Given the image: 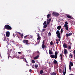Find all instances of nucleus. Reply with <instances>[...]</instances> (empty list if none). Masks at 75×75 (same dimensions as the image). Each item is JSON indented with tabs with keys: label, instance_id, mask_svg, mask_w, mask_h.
I'll list each match as a JSON object with an SVG mask.
<instances>
[{
	"label": "nucleus",
	"instance_id": "obj_1",
	"mask_svg": "<svg viewBox=\"0 0 75 75\" xmlns=\"http://www.w3.org/2000/svg\"><path fill=\"white\" fill-rule=\"evenodd\" d=\"M57 34V37H58L59 39H58V41H60V39L61 38V33L59 32V30H57L56 32Z\"/></svg>",
	"mask_w": 75,
	"mask_h": 75
},
{
	"label": "nucleus",
	"instance_id": "obj_2",
	"mask_svg": "<svg viewBox=\"0 0 75 75\" xmlns=\"http://www.w3.org/2000/svg\"><path fill=\"white\" fill-rule=\"evenodd\" d=\"M50 57L52 58H55V59H57L58 57V52L56 51L54 55V54L50 55Z\"/></svg>",
	"mask_w": 75,
	"mask_h": 75
},
{
	"label": "nucleus",
	"instance_id": "obj_3",
	"mask_svg": "<svg viewBox=\"0 0 75 75\" xmlns=\"http://www.w3.org/2000/svg\"><path fill=\"white\" fill-rule=\"evenodd\" d=\"M4 28L8 30H12V28H11L10 26L8 25H5L4 26Z\"/></svg>",
	"mask_w": 75,
	"mask_h": 75
},
{
	"label": "nucleus",
	"instance_id": "obj_4",
	"mask_svg": "<svg viewBox=\"0 0 75 75\" xmlns=\"http://www.w3.org/2000/svg\"><path fill=\"white\" fill-rule=\"evenodd\" d=\"M65 23L66 24H64V27L65 28L66 30H68V28H69V25H68V23L67 22V21H66L65 22Z\"/></svg>",
	"mask_w": 75,
	"mask_h": 75
},
{
	"label": "nucleus",
	"instance_id": "obj_5",
	"mask_svg": "<svg viewBox=\"0 0 75 75\" xmlns=\"http://www.w3.org/2000/svg\"><path fill=\"white\" fill-rule=\"evenodd\" d=\"M52 14L54 16H58L59 15V13H58L55 12H54L52 13Z\"/></svg>",
	"mask_w": 75,
	"mask_h": 75
},
{
	"label": "nucleus",
	"instance_id": "obj_6",
	"mask_svg": "<svg viewBox=\"0 0 75 75\" xmlns=\"http://www.w3.org/2000/svg\"><path fill=\"white\" fill-rule=\"evenodd\" d=\"M10 33L9 31H7L6 33V36L7 37H10Z\"/></svg>",
	"mask_w": 75,
	"mask_h": 75
},
{
	"label": "nucleus",
	"instance_id": "obj_7",
	"mask_svg": "<svg viewBox=\"0 0 75 75\" xmlns=\"http://www.w3.org/2000/svg\"><path fill=\"white\" fill-rule=\"evenodd\" d=\"M23 43H24V44H25L28 45V40H23Z\"/></svg>",
	"mask_w": 75,
	"mask_h": 75
},
{
	"label": "nucleus",
	"instance_id": "obj_8",
	"mask_svg": "<svg viewBox=\"0 0 75 75\" xmlns=\"http://www.w3.org/2000/svg\"><path fill=\"white\" fill-rule=\"evenodd\" d=\"M72 35V33H67L66 34V36L67 37H69Z\"/></svg>",
	"mask_w": 75,
	"mask_h": 75
},
{
	"label": "nucleus",
	"instance_id": "obj_9",
	"mask_svg": "<svg viewBox=\"0 0 75 75\" xmlns=\"http://www.w3.org/2000/svg\"><path fill=\"white\" fill-rule=\"evenodd\" d=\"M68 45V44L66 43H64L63 45V47L64 48H67L68 47L67 46Z\"/></svg>",
	"mask_w": 75,
	"mask_h": 75
},
{
	"label": "nucleus",
	"instance_id": "obj_10",
	"mask_svg": "<svg viewBox=\"0 0 75 75\" xmlns=\"http://www.w3.org/2000/svg\"><path fill=\"white\" fill-rule=\"evenodd\" d=\"M38 38L37 39V40H40V39H41V37H40V34H39V33H38Z\"/></svg>",
	"mask_w": 75,
	"mask_h": 75
},
{
	"label": "nucleus",
	"instance_id": "obj_11",
	"mask_svg": "<svg viewBox=\"0 0 75 75\" xmlns=\"http://www.w3.org/2000/svg\"><path fill=\"white\" fill-rule=\"evenodd\" d=\"M64 54L65 55H67V54L68 53V52H67V49H64Z\"/></svg>",
	"mask_w": 75,
	"mask_h": 75
},
{
	"label": "nucleus",
	"instance_id": "obj_12",
	"mask_svg": "<svg viewBox=\"0 0 75 75\" xmlns=\"http://www.w3.org/2000/svg\"><path fill=\"white\" fill-rule=\"evenodd\" d=\"M49 53L50 55H52V54H53V52L52 51V50H49Z\"/></svg>",
	"mask_w": 75,
	"mask_h": 75
},
{
	"label": "nucleus",
	"instance_id": "obj_13",
	"mask_svg": "<svg viewBox=\"0 0 75 75\" xmlns=\"http://www.w3.org/2000/svg\"><path fill=\"white\" fill-rule=\"evenodd\" d=\"M53 62L54 64H58V62L56 60H54Z\"/></svg>",
	"mask_w": 75,
	"mask_h": 75
},
{
	"label": "nucleus",
	"instance_id": "obj_14",
	"mask_svg": "<svg viewBox=\"0 0 75 75\" xmlns=\"http://www.w3.org/2000/svg\"><path fill=\"white\" fill-rule=\"evenodd\" d=\"M42 47L43 49H44V48H46V46L45 45H42Z\"/></svg>",
	"mask_w": 75,
	"mask_h": 75
},
{
	"label": "nucleus",
	"instance_id": "obj_15",
	"mask_svg": "<svg viewBox=\"0 0 75 75\" xmlns=\"http://www.w3.org/2000/svg\"><path fill=\"white\" fill-rule=\"evenodd\" d=\"M50 74L51 75H57V74H56V73L55 72H53L51 73V74Z\"/></svg>",
	"mask_w": 75,
	"mask_h": 75
},
{
	"label": "nucleus",
	"instance_id": "obj_16",
	"mask_svg": "<svg viewBox=\"0 0 75 75\" xmlns=\"http://www.w3.org/2000/svg\"><path fill=\"white\" fill-rule=\"evenodd\" d=\"M38 57H39V55H38L37 56L35 57H34V59H37L38 58Z\"/></svg>",
	"mask_w": 75,
	"mask_h": 75
},
{
	"label": "nucleus",
	"instance_id": "obj_17",
	"mask_svg": "<svg viewBox=\"0 0 75 75\" xmlns=\"http://www.w3.org/2000/svg\"><path fill=\"white\" fill-rule=\"evenodd\" d=\"M62 56H63V54H60V56L59 57H60V59L61 60H62Z\"/></svg>",
	"mask_w": 75,
	"mask_h": 75
},
{
	"label": "nucleus",
	"instance_id": "obj_18",
	"mask_svg": "<svg viewBox=\"0 0 75 75\" xmlns=\"http://www.w3.org/2000/svg\"><path fill=\"white\" fill-rule=\"evenodd\" d=\"M57 29L58 30H61V26H58L57 28Z\"/></svg>",
	"mask_w": 75,
	"mask_h": 75
},
{
	"label": "nucleus",
	"instance_id": "obj_19",
	"mask_svg": "<svg viewBox=\"0 0 75 75\" xmlns=\"http://www.w3.org/2000/svg\"><path fill=\"white\" fill-rule=\"evenodd\" d=\"M67 18H70L71 19H72V17L71 16L68 15H67Z\"/></svg>",
	"mask_w": 75,
	"mask_h": 75
},
{
	"label": "nucleus",
	"instance_id": "obj_20",
	"mask_svg": "<svg viewBox=\"0 0 75 75\" xmlns=\"http://www.w3.org/2000/svg\"><path fill=\"white\" fill-rule=\"evenodd\" d=\"M69 56L70 58H72V57H73V55L72 54L70 53Z\"/></svg>",
	"mask_w": 75,
	"mask_h": 75
},
{
	"label": "nucleus",
	"instance_id": "obj_21",
	"mask_svg": "<svg viewBox=\"0 0 75 75\" xmlns=\"http://www.w3.org/2000/svg\"><path fill=\"white\" fill-rule=\"evenodd\" d=\"M40 74H42L43 73V70H40Z\"/></svg>",
	"mask_w": 75,
	"mask_h": 75
},
{
	"label": "nucleus",
	"instance_id": "obj_22",
	"mask_svg": "<svg viewBox=\"0 0 75 75\" xmlns=\"http://www.w3.org/2000/svg\"><path fill=\"white\" fill-rule=\"evenodd\" d=\"M47 25H44L43 26V28H47Z\"/></svg>",
	"mask_w": 75,
	"mask_h": 75
},
{
	"label": "nucleus",
	"instance_id": "obj_23",
	"mask_svg": "<svg viewBox=\"0 0 75 75\" xmlns=\"http://www.w3.org/2000/svg\"><path fill=\"white\" fill-rule=\"evenodd\" d=\"M59 71L60 73H62L63 72L62 71V70L61 69H59Z\"/></svg>",
	"mask_w": 75,
	"mask_h": 75
},
{
	"label": "nucleus",
	"instance_id": "obj_24",
	"mask_svg": "<svg viewBox=\"0 0 75 75\" xmlns=\"http://www.w3.org/2000/svg\"><path fill=\"white\" fill-rule=\"evenodd\" d=\"M38 64H35V67L36 68H38Z\"/></svg>",
	"mask_w": 75,
	"mask_h": 75
},
{
	"label": "nucleus",
	"instance_id": "obj_25",
	"mask_svg": "<svg viewBox=\"0 0 75 75\" xmlns=\"http://www.w3.org/2000/svg\"><path fill=\"white\" fill-rule=\"evenodd\" d=\"M70 66H73V63H72V62H70Z\"/></svg>",
	"mask_w": 75,
	"mask_h": 75
},
{
	"label": "nucleus",
	"instance_id": "obj_26",
	"mask_svg": "<svg viewBox=\"0 0 75 75\" xmlns=\"http://www.w3.org/2000/svg\"><path fill=\"white\" fill-rule=\"evenodd\" d=\"M69 69L70 71H71V65H69Z\"/></svg>",
	"mask_w": 75,
	"mask_h": 75
},
{
	"label": "nucleus",
	"instance_id": "obj_27",
	"mask_svg": "<svg viewBox=\"0 0 75 75\" xmlns=\"http://www.w3.org/2000/svg\"><path fill=\"white\" fill-rule=\"evenodd\" d=\"M48 36H51V32H49L48 33Z\"/></svg>",
	"mask_w": 75,
	"mask_h": 75
},
{
	"label": "nucleus",
	"instance_id": "obj_28",
	"mask_svg": "<svg viewBox=\"0 0 75 75\" xmlns=\"http://www.w3.org/2000/svg\"><path fill=\"white\" fill-rule=\"evenodd\" d=\"M50 17V14H48L47 16V17L48 18H49Z\"/></svg>",
	"mask_w": 75,
	"mask_h": 75
},
{
	"label": "nucleus",
	"instance_id": "obj_29",
	"mask_svg": "<svg viewBox=\"0 0 75 75\" xmlns=\"http://www.w3.org/2000/svg\"><path fill=\"white\" fill-rule=\"evenodd\" d=\"M73 53H74V58H75V50H74L73 51Z\"/></svg>",
	"mask_w": 75,
	"mask_h": 75
},
{
	"label": "nucleus",
	"instance_id": "obj_30",
	"mask_svg": "<svg viewBox=\"0 0 75 75\" xmlns=\"http://www.w3.org/2000/svg\"><path fill=\"white\" fill-rule=\"evenodd\" d=\"M68 49L69 50H71V46L69 45L68 46Z\"/></svg>",
	"mask_w": 75,
	"mask_h": 75
},
{
	"label": "nucleus",
	"instance_id": "obj_31",
	"mask_svg": "<svg viewBox=\"0 0 75 75\" xmlns=\"http://www.w3.org/2000/svg\"><path fill=\"white\" fill-rule=\"evenodd\" d=\"M19 58H20V59H22L23 58V57L21 56H20L18 57Z\"/></svg>",
	"mask_w": 75,
	"mask_h": 75
},
{
	"label": "nucleus",
	"instance_id": "obj_32",
	"mask_svg": "<svg viewBox=\"0 0 75 75\" xmlns=\"http://www.w3.org/2000/svg\"><path fill=\"white\" fill-rule=\"evenodd\" d=\"M47 24V22L45 21L43 23V25H45Z\"/></svg>",
	"mask_w": 75,
	"mask_h": 75
},
{
	"label": "nucleus",
	"instance_id": "obj_33",
	"mask_svg": "<svg viewBox=\"0 0 75 75\" xmlns=\"http://www.w3.org/2000/svg\"><path fill=\"white\" fill-rule=\"evenodd\" d=\"M50 44L51 45H53V43L52 42V41H51L50 42Z\"/></svg>",
	"mask_w": 75,
	"mask_h": 75
},
{
	"label": "nucleus",
	"instance_id": "obj_34",
	"mask_svg": "<svg viewBox=\"0 0 75 75\" xmlns=\"http://www.w3.org/2000/svg\"><path fill=\"white\" fill-rule=\"evenodd\" d=\"M32 63H35V61L34 60H32Z\"/></svg>",
	"mask_w": 75,
	"mask_h": 75
},
{
	"label": "nucleus",
	"instance_id": "obj_35",
	"mask_svg": "<svg viewBox=\"0 0 75 75\" xmlns=\"http://www.w3.org/2000/svg\"><path fill=\"white\" fill-rule=\"evenodd\" d=\"M13 57H14V58H16V57H17V54H14V55L13 56Z\"/></svg>",
	"mask_w": 75,
	"mask_h": 75
},
{
	"label": "nucleus",
	"instance_id": "obj_36",
	"mask_svg": "<svg viewBox=\"0 0 75 75\" xmlns=\"http://www.w3.org/2000/svg\"><path fill=\"white\" fill-rule=\"evenodd\" d=\"M62 33H63V30L62 28L61 29V34H62Z\"/></svg>",
	"mask_w": 75,
	"mask_h": 75
},
{
	"label": "nucleus",
	"instance_id": "obj_37",
	"mask_svg": "<svg viewBox=\"0 0 75 75\" xmlns=\"http://www.w3.org/2000/svg\"><path fill=\"white\" fill-rule=\"evenodd\" d=\"M28 36H29V35H28L25 36L24 37V38H26V37H28Z\"/></svg>",
	"mask_w": 75,
	"mask_h": 75
},
{
	"label": "nucleus",
	"instance_id": "obj_38",
	"mask_svg": "<svg viewBox=\"0 0 75 75\" xmlns=\"http://www.w3.org/2000/svg\"><path fill=\"white\" fill-rule=\"evenodd\" d=\"M20 35L21 36V37H23V36H24V35H23V34L22 33V34H21Z\"/></svg>",
	"mask_w": 75,
	"mask_h": 75
},
{
	"label": "nucleus",
	"instance_id": "obj_39",
	"mask_svg": "<svg viewBox=\"0 0 75 75\" xmlns=\"http://www.w3.org/2000/svg\"><path fill=\"white\" fill-rule=\"evenodd\" d=\"M24 61L25 62H26V63H28V62H27V60L25 59Z\"/></svg>",
	"mask_w": 75,
	"mask_h": 75
},
{
	"label": "nucleus",
	"instance_id": "obj_40",
	"mask_svg": "<svg viewBox=\"0 0 75 75\" xmlns=\"http://www.w3.org/2000/svg\"><path fill=\"white\" fill-rule=\"evenodd\" d=\"M50 23V22H47V25H48Z\"/></svg>",
	"mask_w": 75,
	"mask_h": 75
},
{
	"label": "nucleus",
	"instance_id": "obj_41",
	"mask_svg": "<svg viewBox=\"0 0 75 75\" xmlns=\"http://www.w3.org/2000/svg\"><path fill=\"white\" fill-rule=\"evenodd\" d=\"M64 68V72H66V67H65V65Z\"/></svg>",
	"mask_w": 75,
	"mask_h": 75
},
{
	"label": "nucleus",
	"instance_id": "obj_42",
	"mask_svg": "<svg viewBox=\"0 0 75 75\" xmlns=\"http://www.w3.org/2000/svg\"><path fill=\"white\" fill-rule=\"evenodd\" d=\"M65 74H66V72H65V71H63V75H65Z\"/></svg>",
	"mask_w": 75,
	"mask_h": 75
},
{
	"label": "nucleus",
	"instance_id": "obj_43",
	"mask_svg": "<svg viewBox=\"0 0 75 75\" xmlns=\"http://www.w3.org/2000/svg\"><path fill=\"white\" fill-rule=\"evenodd\" d=\"M46 30V29H43L42 30V31H45V30Z\"/></svg>",
	"mask_w": 75,
	"mask_h": 75
},
{
	"label": "nucleus",
	"instance_id": "obj_44",
	"mask_svg": "<svg viewBox=\"0 0 75 75\" xmlns=\"http://www.w3.org/2000/svg\"><path fill=\"white\" fill-rule=\"evenodd\" d=\"M45 42H44V41H43V43L42 45H45Z\"/></svg>",
	"mask_w": 75,
	"mask_h": 75
},
{
	"label": "nucleus",
	"instance_id": "obj_45",
	"mask_svg": "<svg viewBox=\"0 0 75 75\" xmlns=\"http://www.w3.org/2000/svg\"><path fill=\"white\" fill-rule=\"evenodd\" d=\"M18 54H21V52H18Z\"/></svg>",
	"mask_w": 75,
	"mask_h": 75
},
{
	"label": "nucleus",
	"instance_id": "obj_46",
	"mask_svg": "<svg viewBox=\"0 0 75 75\" xmlns=\"http://www.w3.org/2000/svg\"><path fill=\"white\" fill-rule=\"evenodd\" d=\"M29 71H30V72H32V70L30 69L29 70Z\"/></svg>",
	"mask_w": 75,
	"mask_h": 75
},
{
	"label": "nucleus",
	"instance_id": "obj_47",
	"mask_svg": "<svg viewBox=\"0 0 75 75\" xmlns=\"http://www.w3.org/2000/svg\"><path fill=\"white\" fill-rule=\"evenodd\" d=\"M47 22H50V21H49V20H48V19H47Z\"/></svg>",
	"mask_w": 75,
	"mask_h": 75
},
{
	"label": "nucleus",
	"instance_id": "obj_48",
	"mask_svg": "<svg viewBox=\"0 0 75 75\" xmlns=\"http://www.w3.org/2000/svg\"><path fill=\"white\" fill-rule=\"evenodd\" d=\"M13 37H15V35H14V33L13 34Z\"/></svg>",
	"mask_w": 75,
	"mask_h": 75
},
{
	"label": "nucleus",
	"instance_id": "obj_49",
	"mask_svg": "<svg viewBox=\"0 0 75 75\" xmlns=\"http://www.w3.org/2000/svg\"><path fill=\"white\" fill-rule=\"evenodd\" d=\"M51 18H50L49 19H48V20H49L50 21H51Z\"/></svg>",
	"mask_w": 75,
	"mask_h": 75
},
{
	"label": "nucleus",
	"instance_id": "obj_50",
	"mask_svg": "<svg viewBox=\"0 0 75 75\" xmlns=\"http://www.w3.org/2000/svg\"><path fill=\"white\" fill-rule=\"evenodd\" d=\"M4 41H7V40L6 39H5L4 40Z\"/></svg>",
	"mask_w": 75,
	"mask_h": 75
},
{
	"label": "nucleus",
	"instance_id": "obj_51",
	"mask_svg": "<svg viewBox=\"0 0 75 75\" xmlns=\"http://www.w3.org/2000/svg\"><path fill=\"white\" fill-rule=\"evenodd\" d=\"M55 40H56L57 42H58V39H57V38H56Z\"/></svg>",
	"mask_w": 75,
	"mask_h": 75
},
{
	"label": "nucleus",
	"instance_id": "obj_52",
	"mask_svg": "<svg viewBox=\"0 0 75 75\" xmlns=\"http://www.w3.org/2000/svg\"><path fill=\"white\" fill-rule=\"evenodd\" d=\"M33 36L30 35V38H33Z\"/></svg>",
	"mask_w": 75,
	"mask_h": 75
},
{
	"label": "nucleus",
	"instance_id": "obj_53",
	"mask_svg": "<svg viewBox=\"0 0 75 75\" xmlns=\"http://www.w3.org/2000/svg\"><path fill=\"white\" fill-rule=\"evenodd\" d=\"M32 67L33 68H34V65H33V66H32Z\"/></svg>",
	"mask_w": 75,
	"mask_h": 75
},
{
	"label": "nucleus",
	"instance_id": "obj_54",
	"mask_svg": "<svg viewBox=\"0 0 75 75\" xmlns=\"http://www.w3.org/2000/svg\"><path fill=\"white\" fill-rule=\"evenodd\" d=\"M69 75H74V74H70Z\"/></svg>",
	"mask_w": 75,
	"mask_h": 75
},
{
	"label": "nucleus",
	"instance_id": "obj_55",
	"mask_svg": "<svg viewBox=\"0 0 75 75\" xmlns=\"http://www.w3.org/2000/svg\"><path fill=\"white\" fill-rule=\"evenodd\" d=\"M18 34H20V35L21 34V33L20 32H18Z\"/></svg>",
	"mask_w": 75,
	"mask_h": 75
},
{
	"label": "nucleus",
	"instance_id": "obj_56",
	"mask_svg": "<svg viewBox=\"0 0 75 75\" xmlns=\"http://www.w3.org/2000/svg\"><path fill=\"white\" fill-rule=\"evenodd\" d=\"M56 43L57 44H58V42H57Z\"/></svg>",
	"mask_w": 75,
	"mask_h": 75
},
{
	"label": "nucleus",
	"instance_id": "obj_57",
	"mask_svg": "<svg viewBox=\"0 0 75 75\" xmlns=\"http://www.w3.org/2000/svg\"><path fill=\"white\" fill-rule=\"evenodd\" d=\"M7 39L8 40V41H9V39H8V38H7Z\"/></svg>",
	"mask_w": 75,
	"mask_h": 75
},
{
	"label": "nucleus",
	"instance_id": "obj_58",
	"mask_svg": "<svg viewBox=\"0 0 75 75\" xmlns=\"http://www.w3.org/2000/svg\"><path fill=\"white\" fill-rule=\"evenodd\" d=\"M12 51V49H11L10 50V51Z\"/></svg>",
	"mask_w": 75,
	"mask_h": 75
},
{
	"label": "nucleus",
	"instance_id": "obj_59",
	"mask_svg": "<svg viewBox=\"0 0 75 75\" xmlns=\"http://www.w3.org/2000/svg\"><path fill=\"white\" fill-rule=\"evenodd\" d=\"M49 65H50V64H51V63H49Z\"/></svg>",
	"mask_w": 75,
	"mask_h": 75
},
{
	"label": "nucleus",
	"instance_id": "obj_60",
	"mask_svg": "<svg viewBox=\"0 0 75 75\" xmlns=\"http://www.w3.org/2000/svg\"><path fill=\"white\" fill-rule=\"evenodd\" d=\"M26 65H27V66H28V64H26Z\"/></svg>",
	"mask_w": 75,
	"mask_h": 75
},
{
	"label": "nucleus",
	"instance_id": "obj_61",
	"mask_svg": "<svg viewBox=\"0 0 75 75\" xmlns=\"http://www.w3.org/2000/svg\"><path fill=\"white\" fill-rule=\"evenodd\" d=\"M38 53H39V51H38Z\"/></svg>",
	"mask_w": 75,
	"mask_h": 75
},
{
	"label": "nucleus",
	"instance_id": "obj_62",
	"mask_svg": "<svg viewBox=\"0 0 75 75\" xmlns=\"http://www.w3.org/2000/svg\"><path fill=\"white\" fill-rule=\"evenodd\" d=\"M62 53H64V51H63L62 52Z\"/></svg>",
	"mask_w": 75,
	"mask_h": 75
},
{
	"label": "nucleus",
	"instance_id": "obj_63",
	"mask_svg": "<svg viewBox=\"0 0 75 75\" xmlns=\"http://www.w3.org/2000/svg\"><path fill=\"white\" fill-rule=\"evenodd\" d=\"M63 21V19H62V20H61V21Z\"/></svg>",
	"mask_w": 75,
	"mask_h": 75
},
{
	"label": "nucleus",
	"instance_id": "obj_64",
	"mask_svg": "<svg viewBox=\"0 0 75 75\" xmlns=\"http://www.w3.org/2000/svg\"><path fill=\"white\" fill-rule=\"evenodd\" d=\"M0 55H1V54H0Z\"/></svg>",
	"mask_w": 75,
	"mask_h": 75
}]
</instances>
